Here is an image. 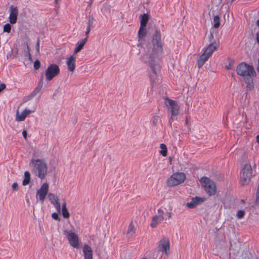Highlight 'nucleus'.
Instances as JSON below:
<instances>
[{"label": "nucleus", "instance_id": "f257e3e1", "mask_svg": "<svg viewBox=\"0 0 259 259\" xmlns=\"http://www.w3.org/2000/svg\"><path fill=\"white\" fill-rule=\"evenodd\" d=\"M163 44L161 41L160 32L155 30L152 36V45L143 56V59L148 63L152 72L156 74L160 70L161 58L163 53Z\"/></svg>", "mask_w": 259, "mask_h": 259}, {"label": "nucleus", "instance_id": "f03ea898", "mask_svg": "<svg viewBox=\"0 0 259 259\" xmlns=\"http://www.w3.org/2000/svg\"><path fill=\"white\" fill-rule=\"evenodd\" d=\"M209 44L206 45L202 49V54L200 56L197 61V66L201 68L209 58L211 56L213 52L217 50L220 47L219 40L214 37L213 34L210 33L208 36Z\"/></svg>", "mask_w": 259, "mask_h": 259}, {"label": "nucleus", "instance_id": "7ed1b4c3", "mask_svg": "<svg viewBox=\"0 0 259 259\" xmlns=\"http://www.w3.org/2000/svg\"><path fill=\"white\" fill-rule=\"evenodd\" d=\"M236 72L246 83L247 89L250 91L252 90L254 87L253 77L256 75L253 68L245 63H241L237 67Z\"/></svg>", "mask_w": 259, "mask_h": 259}, {"label": "nucleus", "instance_id": "20e7f679", "mask_svg": "<svg viewBox=\"0 0 259 259\" xmlns=\"http://www.w3.org/2000/svg\"><path fill=\"white\" fill-rule=\"evenodd\" d=\"M32 172L40 179H44L48 173V166L44 159L32 158L30 162Z\"/></svg>", "mask_w": 259, "mask_h": 259}, {"label": "nucleus", "instance_id": "39448f33", "mask_svg": "<svg viewBox=\"0 0 259 259\" xmlns=\"http://www.w3.org/2000/svg\"><path fill=\"white\" fill-rule=\"evenodd\" d=\"M200 182L206 192L209 195H214L217 192V187L214 183L206 177H202Z\"/></svg>", "mask_w": 259, "mask_h": 259}, {"label": "nucleus", "instance_id": "423d86ee", "mask_svg": "<svg viewBox=\"0 0 259 259\" xmlns=\"http://www.w3.org/2000/svg\"><path fill=\"white\" fill-rule=\"evenodd\" d=\"M186 179V176L183 172L173 174L166 181L168 187H172L183 183Z\"/></svg>", "mask_w": 259, "mask_h": 259}, {"label": "nucleus", "instance_id": "0eeeda50", "mask_svg": "<svg viewBox=\"0 0 259 259\" xmlns=\"http://www.w3.org/2000/svg\"><path fill=\"white\" fill-rule=\"evenodd\" d=\"M252 169L251 165L245 164L241 172L240 183L241 185H246L249 182L252 177Z\"/></svg>", "mask_w": 259, "mask_h": 259}, {"label": "nucleus", "instance_id": "6e6552de", "mask_svg": "<svg viewBox=\"0 0 259 259\" xmlns=\"http://www.w3.org/2000/svg\"><path fill=\"white\" fill-rule=\"evenodd\" d=\"M157 249L158 252L165 255H168L170 252V241L166 237H162L157 243Z\"/></svg>", "mask_w": 259, "mask_h": 259}, {"label": "nucleus", "instance_id": "1a4fd4ad", "mask_svg": "<svg viewBox=\"0 0 259 259\" xmlns=\"http://www.w3.org/2000/svg\"><path fill=\"white\" fill-rule=\"evenodd\" d=\"M165 104L170 110L171 116L169 119V122L171 123L173 120L174 117L179 114L180 107L178 103L176 101L171 100L168 98L165 99Z\"/></svg>", "mask_w": 259, "mask_h": 259}, {"label": "nucleus", "instance_id": "9d476101", "mask_svg": "<svg viewBox=\"0 0 259 259\" xmlns=\"http://www.w3.org/2000/svg\"><path fill=\"white\" fill-rule=\"evenodd\" d=\"M60 68L56 64H50L46 69L45 73L46 79L50 81L60 73Z\"/></svg>", "mask_w": 259, "mask_h": 259}, {"label": "nucleus", "instance_id": "9b49d317", "mask_svg": "<svg viewBox=\"0 0 259 259\" xmlns=\"http://www.w3.org/2000/svg\"><path fill=\"white\" fill-rule=\"evenodd\" d=\"M64 234L66 236L70 245L75 248L79 247V239L78 235L71 230H64Z\"/></svg>", "mask_w": 259, "mask_h": 259}, {"label": "nucleus", "instance_id": "f8f14e48", "mask_svg": "<svg viewBox=\"0 0 259 259\" xmlns=\"http://www.w3.org/2000/svg\"><path fill=\"white\" fill-rule=\"evenodd\" d=\"M164 212L161 208L157 210V214L154 215L151 220L150 227L152 228H155L160 223L164 220Z\"/></svg>", "mask_w": 259, "mask_h": 259}, {"label": "nucleus", "instance_id": "ddd939ff", "mask_svg": "<svg viewBox=\"0 0 259 259\" xmlns=\"http://www.w3.org/2000/svg\"><path fill=\"white\" fill-rule=\"evenodd\" d=\"M49 185L47 183H44L36 192V199H38L41 203L44 202L45 198L48 193Z\"/></svg>", "mask_w": 259, "mask_h": 259}, {"label": "nucleus", "instance_id": "4468645a", "mask_svg": "<svg viewBox=\"0 0 259 259\" xmlns=\"http://www.w3.org/2000/svg\"><path fill=\"white\" fill-rule=\"evenodd\" d=\"M18 15V9L17 7L11 5L10 7V15L9 17L10 23L14 24L17 22V16Z\"/></svg>", "mask_w": 259, "mask_h": 259}, {"label": "nucleus", "instance_id": "2eb2a0df", "mask_svg": "<svg viewBox=\"0 0 259 259\" xmlns=\"http://www.w3.org/2000/svg\"><path fill=\"white\" fill-rule=\"evenodd\" d=\"M33 112H34V111H32V110H30L26 109L20 114L19 110H17L16 111L15 120L17 122L24 121L25 120L26 117L28 115H29V114Z\"/></svg>", "mask_w": 259, "mask_h": 259}, {"label": "nucleus", "instance_id": "dca6fc26", "mask_svg": "<svg viewBox=\"0 0 259 259\" xmlns=\"http://www.w3.org/2000/svg\"><path fill=\"white\" fill-rule=\"evenodd\" d=\"M76 56L73 54L70 57L67 58L66 64L67 69L70 72H73L75 68Z\"/></svg>", "mask_w": 259, "mask_h": 259}, {"label": "nucleus", "instance_id": "f3484780", "mask_svg": "<svg viewBox=\"0 0 259 259\" xmlns=\"http://www.w3.org/2000/svg\"><path fill=\"white\" fill-rule=\"evenodd\" d=\"M204 198H201L196 196L192 198L191 199V201L190 202H188L186 204V206L190 208H193L196 207L197 205L204 202Z\"/></svg>", "mask_w": 259, "mask_h": 259}, {"label": "nucleus", "instance_id": "a211bd4d", "mask_svg": "<svg viewBox=\"0 0 259 259\" xmlns=\"http://www.w3.org/2000/svg\"><path fill=\"white\" fill-rule=\"evenodd\" d=\"M84 259H93V249L88 244H84L82 248Z\"/></svg>", "mask_w": 259, "mask_h": 259}, {"label": "nucleus", "instance_id": "6ab92c4d", "mask_svg": "<svg viewBox=\"0 0 259 259\" xmlns=\"http://www.w3.org/2000/svg\"><path fill=\"white\" fill-rule=\"evenodd\" d=\"M48 197L51 203L53 204L56 209L59 211L60 210L61 206L60 203L59 202V198L52 193H49Z\"/></svg>", "mask_w": 259, "mask_h": 259}, {"label": "nucleus", "instance_id": "aec40b11", "mask_svg": "<svg viewBox=\"0 0 259 259\" xmlns=\"http://www.w3.org/2000/svg\"><path fill=\"white\" fill-rule=\"evenodd\" d=\"M43 85V75H41V79L37 86L34 89L33 91L31 93L30 96L32 97L35 96L41 90Z\"/></svg>", "mask_w": 259, "mask_h": 259}, {"label": "nucleus", "instance_id": "412c9836", "mask_svg": "<svg viewBox=\"0 0 259 259\" xmlns=\"http://www.w3.org/2000/svg\"><path fill=\"white\" fill-rule=\"evenodd\" d=\"M87 41V38L81 39L79 42H78L76 44V46L74 49L73 54L77 53L79 52L83 47Z\"/></svg>", "mask_w": 259, "mask_h": 259}, {"label": "nucleus", "instance_id": "4be33fe9", "mask_svg": "<svg viewBox=\"0 0 259 259\" xmlns=\"http://www.w3.org/2000/svg\"><path fill=\"white\" fill-rule=\"evenodd\" d=\"M62 214L64 218L68 219L70 216V214L66 207V203L65 202L62 204Z\"/></svg>", "mask_w": 259, "mask_h": 259}, {"label": "nucleus", "instance_id": "5701e85b", "mask_svg": "<svg viewBox=\"0 0 259 259\" xmlns=\"http://www.w3.org/2000/svg\"><path fill=\"white\" fill-rule=\"evenodd\" d=\"M148 20H149V17H148V15L144 14L141 15V21H140V23H141L140 26L146 27V26L148 21Z\"/></svg>", "mask_w": 259, "mask_h": 259}, {"label": "nucleus", "instance_id": "b1692460", "mask_svg": "<svg viewBox=\"0 0 259 259\" xmlns=\"http://www.w3.org/2000/svg\"><path fill=\"white\" fill-rule=\"evenodd\" d=\"M30 181V174L28 171H26L24 172V179L23 181L22 184L23 186L27 185Z\"/></svg>", "mask_w": 259, "mask_h": 259}, {"label": "nucleus", "instance_id": "393cba45", "mask_svg": "<svg viewBox=\"0 0 259 259\" xmlns=\"http://www.w3.org/2000/svg\"><path fill=\"white\" fill-rule=\"evenodd\" d=\"M147 31L145 27L140 26V28L138 31V37L139 39H141L145 37L146 35Z\"/></svg>", "mask_w": 259, "mask_h": 259}, {"label": "nucleus", "instance_id": "a878e982", "mask_svg": "<svg viewBox=\"0 0 259 259\" xmlns=\"http://www.w3.org/2000/svg\"><path fill=\"white\" fill-rule=\"evenodd\" d=\"M135 233V226L132 222H131L128 226V228L126 231V235L131 236Z\"/></svg>", "mask_w": 259, "mask_h": 259}, {"label": "nucleus", "instance_id": "bb28decb", "mask_svg": "<svg viewBox=\"0 0 259 259\" xmlns=\"http://www.w3.org/2000/svg\"><path fill=\"white\" fill-rule=\"evenodd\" d=\"M161 150L159 153L163 156H166L167 155V147L164 144H161L160 145Z\"/></svg>", "mask_w": 259, "mask_h": 259}, {"label": "nucleus", "instance_id": "cd10ccee", "mask_svg": "<svg viewBox=\"0 0 259 259\" xmlns=\"http://www.w3.org/2000/svg\"><path fill=\"white\" fill-rule=\"evenodd\" d=\"M213 27L215 28H218L220 26V18L219 16H215L213 19Z\"/></svg>", "mask_w": 259, "mask_h": 259}, {"label": "nucleus", "instance_id": "c85d7f7f", "mask_svg": "<svg viewBox=\"0 0 259 259\" xmlns=\"http://www.w3.org/2000/svg\"><path fill=\"white\" fill-rule=\"evenodd\" d=\"M160 120V117L157 115L154 116L152 117V124L154 126H156Z\"/></svg>", "mask_w": 259, "mask_h": 259}, {"label": "nucleus", "instance_id": "c756f323", "mask_svg": "<svg viewBox=\"0 0 259 259\" xmlns=\"http://www.w3.org/2000/svg\"><path fill=\"white\" fill-rule=\"evenodd\" d=\"M245 215V211L243 210H239L236 213V217L238 219H242Z\"/></svg>", "mask_w": 259, "mask_h": 259}, {"label": "nucleus", "instance_id": "7c9ffc66", "mask_svg": "<svg viewBox=\"0 0 259 259\" xmlns=\"http://www.w3.org/2000/svg\"><path fill=\"white\" fill-rule=\"evenodd\" d=\"M11 26L9 23H7L4 25L3 27V31L4 32L9 33L11 31Z\"/></svg>", "mask_w": 259, "mask_h": 259}, {"label": "nucleus", "instance_id": "2f4dec72", "mask_svg": "<svg viewBox=\"0 0 259 259\" xmlns=\"http://www.w3.org/2000/svg\"><path fill=\"white\" fill-rule=\"evenodd\" d=\"M234 64V61L229 60V63L228 65L225 66V68L228 70L231 69Z\"/></svg>", "mask_w": 259, "mask_h": 259}, {"label": "nucleus", "instance_id": "473e14b6", "mask_svg": "<svg viewBox=\"0 0 259 259\" xmlns=\"http://www.w3.org/2000/svg\"><path fill=\"white\" fill-rule=\"evenodd\" d=\"M40 61L38 60H35L34 63V65H33L34 69L36 70L38 69L40 67Z\"/></svg>", "mask_w": 259, "mask_h": 259}, {"label": "nucleus", "instance_id": "72a5a7b5", "mask_svg": "<svg viewBox=\"0 0 259 259\" xmlns=\"http://www.w3.org/2000/svg\"><path fill=\"white\" fill-rule=\"evenodd\" d=\"M94 18L92 16H90L89 22H88V26L92 27V25L94 22Z\"/></svg>", "mask_w": 259, "mask_h": 259}, {"label": "nucleus", "instance_id": "f704fd0d", "mask_svg": "<svg viewBox=\"0 0 259 259\" xmlns=\"http://www.w3.org/2000/svg\"><path fill=\"white\" fill-rule=\"evenodd\" d=\"M27 56L28 57V58L30 60H31V54L30 52V48H29L28 44H27Z\"/></svg>", "mask_w": 259, "mask_h": 259}, {"label": "nucleus", "instance_id": "c9c22d12", "mask_svg": "<svg viewBox=\"0 0 259 259\" xmlns=\"http://www.w3.org/2000/svg\"><path fill=\"white\" fill-rule=\"evenodd\" d=\"M27 56L28 57V58L30 60H31V54L30 52V48H29L28 44H27Z\"/></svg>", "mask_w": 259, "mask_h": 259}, {"label": "nucleus", "instance_id": "e433bc0d", "mask_svg": "<svg viewBox=\"0 0 259 259\" xmlns=\"http://www.w3.org/2000/svg\"><path fill=\"white\" fill-rule=\"evenodd\" d=\"M36 52L37 53H39V38L37 39V41L36 43Z\"/></svg>", "mask_w": 259, "mask_h": 259}, {"label": "nucleus", "instance_id": "4c0bfd02", "mask_svg": "<svg viewBox=\"0 0 259 259\" xmlns=\"http://www.w3.org/2000/svg\"><path fill=\"white\" fill-rule=\"evenodd\" d=\"M18 184L16 183H14L12 185V188L14 190H17L18 189Z\"/></svg>", "mask_w": 259, "mask_h": 259}, {"label": "nucleus", "instance_id": "58836bf2", "mask_svg": "<svg viewBox=\"0 0 259 259\" xmlns=\"http://www.w3.org/2000/svg\"><path fill=\"white\" fill-rule=\"evenodd\" d=\"M6 84L2 83L0 84V93L6 88Z\"/></svg>", "mask_w": 259, "mask_h": 259}, {"label": "nucleus", "instance_id": "ea45409f", "mask_svg": "<svg viewBox=\"0 0 259 259\" xmlns=\"http://www.w3.org/2000/svg\"><path fill=\"white\" fill-rule=\"evenodd\" d=\"M52 218L56 220H58V214L57 213H53L52 214Z\"/></svg>", "mask_w": 259, "mask_h": 259}, {"label": "nucleus", "instance_id": "a19ab883", "mask_svg": "<svg viewBox=\"0 0 259 259\" xmlns=\"http://www.w3.org/2000/svg\"><path fill=\"white\" fill-rule=\"evenodd\" d=\"M164 214L168 217V219L170 218L171 217V213L170 212L166 211L164 212Z\"/></svg>", "mask_w": 259, "mask_h": 259}, {"label": "nucleus", "instance_id": "79ce46f5", "mask_svg": "<svg viewBox=\"0 0 259 259\" xmlns=\"http://www.w3.org/2000/svg\"><path fill=\"white\" fill-rule=\"evenodd\" d=\"M22 135L25 138V139H27V132L25 130H24L22 132Z\"/></svg>", "mask_w": 259, "mask_h": 259}, {"label": "nucleus", "instance_id": "37998d69", "mask_svg": "<svg viewBox=\"0 0 259 259\" xmlns=\"http://www.w3.org/2000/svg\"><path fill=\"white\" fill-rule=\"evenodd\" d=\"M91 29V27L88 26L85 32V34L87 35L90 32Z\"/></svg>", "mask_w": 259, "mask_h": 259}, {"label": "nucleus", "instance_id": "c03bdc74", "mask_svg": "<svg viewBox=\"0 0 259 259\" xmlns=\"http://www.w3.org/2000/svg\"><path fill=\"white\" fill-rule=\"evenodd\" d=\"M256 40L257 42L259 44V34L257 33L256 34Z\"/></svg>", "mask_w": 259, "mask_h": 259}, {"label": "nucleus", "instance_id": "a18cd8bd", "mask_svg": "<svg viewBox=\"0 0 259 259\" xmlns=\"http://www.w3.org/2000/svg\"><path fill=\"white\" fill-rule=\"evenodd\" d=\"M256 141L259 144V135L257 136L256 137Z\"/></svg>", "mask_w": 259, "mask_h": 259}, {"label": "nucleus", "instance_id": "49530a36", "mask_svg": "<svg viewBox=\"0 0 259 259\" xmlns=\"http://www.w3.org/2000/svg\"><path fill=\"white\" fill-rule=\"evenodd\" d=\"M256 25L259 27V19L256 21Z\"/></svg>", "mask_w": 259, "mask_h": 259}, {"label": "nucleus", "instance_id": "de8ad7c7", "mask_svg": "<svg viewBox=\"0 0 259 259\" xmlns=\"http://www.w3.org/2000/svg\"><path fill=\"white\" fill-rule=\"evenodd\" d=\"M169 160L170 162H171V161L172 160V158L170 157H169Z\"/></svg>", "mask_w": 259, "mask_h": 259}, {"label": "nucleus", "instance_id": "09e8293b", "mask_svg": "<svg viewBox=\"0 0 259 259\" xmlns=\"http://www.w3.org/2000/svg\"><path fill=\"white\" fill-rule=\"evenodd\" d=\"M55 1L56 3H58V0H55Z\"/></svg>", "mask_w": 259, "mask_h": 259}, {"label": "nucleus", "instance_id": "8fccbe9b", "mask_svg": "<svg viewBox=\"0 0 259 259\" xmlns=\"http://www.w3.org/2000/svg\"><path fill=\"white\" fill-rule=\"evenodd\" d=\"M141 259H147V258L146 257H143Z\"/></svg>", "mask_w": 259, "mask_h": 259}, {"label": "nucleus", "instance_id": "3c124183", "mask_svg": "<svg viewBox=\"0 0 259 259\" xmlns=\"http://www.w3.org/2000/svg\"><path fill=\"white\" fill-rule=\"evenodd\" d=\"M234 0H232V2H233Z\"/></svg>", "mask_w": 259, "mask_h": 259}, {"label": "nucleus", "instance_id": "603ef678", "mask_svg": "<svg viewBox=\"0 0 259 259\" xmlns=\"http://www.w3.org/2000/svg\"><path fill=\"white\" fill-rule=\"evenodd\" d=\"M220 1H221L222 0H220Z\"/></svg>", "mask_w": 259, "mask_h": 259}]
</instances>
